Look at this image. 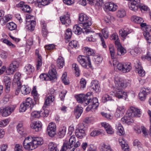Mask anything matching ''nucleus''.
<instances>
[{"label":"nucleus","instance_id":"1","mask_svg":"<svg viewBox=\"0 0 151 151\" xmlns=\"http://www.w3.org/2000/svg\"><path fill=\"white\" fill-rule=\"evenodd\" d=\"M114 83L116 88L114 92V95L119 99H124L126 100L127 98V93L123 91L122 88L127 87L129 83L126 80H122L117 78L115 79Z\"/></svg>","mask_w":151,"mask_h":151},{"label":"nucleus","instance_id":"2","mask_svg":"<svg viewBox=\"0 0 151 151\" xmlns=\"http://www.w3.org/2000/svg\"><path fill=\"white\" fill-rule=\"evenodd\" d=\"M91 93H88L86 95L80 94L76 95L75 97L79 102L82 103L84 102L86 105L89 104L88 108L90 109H96L99 105L97 99L95 97L92 99L90 95Z\"/></svg>","mask_w":151,"mask_h":151},{"label":"nucleus","instance_id":"3","mask_svg":"<svg viewBox=\"0 0 151 151\" xmlns=\"http://www.w3.org/2000/svg\"><path fill=\"white\" fill-rule=\"evenodd\" d=\"M77 61L84 68H88L91 67L90 58L88 56L79 55L77 58Z\"/></svg>","mask_w":151,"mask_h":151},{"label":"nucleus","instance_id":"4","mask_svg":"<svg viewBox=\"0 0 151 151\" xmlns=\"http://www.w3.org/2000/svg\"><path fill=\"white\" fill-rule=\"evenodd\" d=\"M87 127L84 125L83 123L79 124L78 128L75 131V135L76 137L80 139H82L86 135L85 130Z\"/></svg>","mask_w":151,"mask_h":151},{"label":"nucleus","instance_id":"5","mask_svg":"<svg viewBox=\"0 0 151 151\" xmlns=\"http://www.w3.org/2000/svg\"><path fill=\"white\" fill-rule=\"evenodd\" d=\"M78 19L80 21L82 22L81 23V26L83 27L91 26L92 24L90 19L87 16L83 13H81L79 15Z\"/></svg>","mask_w":151,"mask_h":151},{"label":"nucleus","instance_id":"6","mask_svg":"<svg viewBox=\"0 0 151 151\" xmlns=\"http://www.w3.org/2000/svg\"><path fill=\"white\" fill-rule=\"evenodd\" d=\"M76 141V138L74 135L71 136L69 140V142L64 143L62 147L61 151H66L68 149H70L74 145Z\"/></svg>","mask_w":151,"mask_h":151},{"label":"nucleus","instance_id":"7","mask_svg":"<svg viewBox=\"0 0 151 151\" xmlns=\"http://www.w3.org/2000/svg\"><path fill=\"white\" fill-rule=\"evenodd\" d=\"M33 145L32 137H28L25 138L23 142V147L26 150L30 151L34 149Z\"/></svg>","mask_w":151,"mask_h":151},{"label":"nucleus","instance_id":"8","mask_svg":"<svg viewBox=\"0 0 151 151\" xmlns=\"http://www.w3.org/2000/svg\"><path fill=\"white\" fill-rule=\"evenodd\" d=\"M56 130V125L55 123H50L47 127V131L49 135L51 137L54 136Z\"/></svg>","mask_w":151,"mask_h":151},{"label":"nucleus","instance_id":"9","mask_svg":"<svg viewBox=\"0 0 151 151\" xmlns=\"http://www.w3.org/2000/svg\"><path fill=\"white\" fill-rule=\"evenodd\" d=\"M134 67L136 68V71L141 77H143L145 75V72L141 66V64L138 60L134 63Z\"/></svg>","mask_w":151,"mask_h":151},{"label":"nucleus","instance_id":"10","mask_svg":"<svg viewBox=\"0 0 151 151\" xmlns=\"http://www.w3.org/2000/svg\"><path fill=\"white\" fill-rule=\"evenodd\" d=\"M14 107L13 106H8L5 108H1L2 116L6 117L10 115L13 111Z\"/></svg>","mask_w":151,"mask_h":151},{"label":"nucleus","instance_id":"11","mask_svg":"<svg viewBox=\"0 0 151 151\" xmlns=\"http://www.w3.org/2000/svg\"><path fill=\"white\" fill-rule=\"evenodd\" d=\"M129 115L133 117H140L141 115V111L137 108L131 107L129 110Z\"/></svg>","mask_w":151,"mask_h":151},{"label":"nucleus","instance_id":"12","mask_svg":"<svg viewBox=\"0 0 151 151\" xmlns=\"http://www.w3.org/2000/svg\"><path fill=\"white\" fill-rule=\"evenodd\" d=\"M19 65V63L16 60L12 61L10 64L8 71L9 74H12L16 71L18 68Z\"/></svg>","mask_w":151,"mask_h":151},{"label":"nucleus","instance_id":"13","mask_svg":"<svg viewBox=\"0 0 151 151\" xmlns=\"http://www.w3.org/2000/svg\"><path fill=\"white\" fill-rule=\"evenodd\" d=\"M32 140L33 147H34V149L37 148L38 146L40 145L43 143V141L41 137H32Z\"/></svg>","mask_w":151,"mask_h":151},{"label":"nucleus","instance_id":"14","mask_svg":"<svg viewBox=\"0 0 151 151\" xmlns=\"http://www.w3.org/2000/svg\"><path fill=\"white\" fill-rule=\"evenodd\" d=\"M150 91L148 89L144 88H142L139 94V96L140 100L144 101L146 96L149 94Z\"/></svg>","mask_w":151,"mask_h":151},{"label":"nucleus","instance_id":"15","mask_svg":"<svg viewBox=\"0 0 151 151\" xmlns=\"http://www.w3.org/2000/svg\"><path fill=\"white\" fill-rule=\"evenodd\" d=\"M4 82L5 86V92L7 93H9L10 91L11 80L9 77L5 76L4 77Z\"/></svg>","mask_w":151,"mask_h":151},{"label":"nucleus","instance_id":"16","mask_svg":"<svg viewBox=\"0 0 151 151\" xmlns=\"http://www.w3.org/2000/svg\"><path fill=\"white\" fill-rule=\"evenodd\" d=\"M139 0H133L129 4V8L133 11H137L139 7Z\"/></svg>","mask_w":151,"mask_h":151},{"label":"nucleus","instance_id":"17","mask_svg":"<svg viewBox=\"0 0 151 151\" xmlns=\"http://www.w3.org/2000/svg\"><path fill=\"white\" fill-rule=\"evenodd\" d=\"M30 126L31 128L35 129V131L39 132L41 129L42 125L40 122L37 121L32 123Z\"/></svg>","mask_w":151,"mask_h":151},{"label":"nucleus","instance_id":"18","mask_svg":"<svg viewBox=\"0 0 151 151\" xmlns=\"http://www.w3.org/2000/svg\"><path fill=\"white\" fill-rule=\"evenodd\" d=\"M101 125L104 127L107 134H114V131L111 126L109 124L104 122L101 123Z\"/></svg>","mask_w":151,"mask_h":151},{"label":"nucleus","instance_id":"19","mask_svg":"<svg viewBox=\"0 0 151 151\" xmlns=\"http://www.w3.org/2000/svg\"><path fill=\"white\" fill-rule=\"evenodd\" d=\"M57 72L55 69L53 68L50 70L47 75L48 81H52L56 78V74Z\"/></svg>","mask_w":151,"mask_h":151},{"label":"nucleus","instance_id":"20","mask_svg":"<svg viewBox=\"0 0 151 151\" xmlns=\"http://www.w3.org/2000/svg\"><path fill=\"white\" fill-rule=\"evenodd\" d=\"M105 6L106 9L112 12L116 11L117 7L116 5L111 2H109L106 3Z\"/></svg>","mask_w":151,"mask_h":151},{"label":"nucleus","instance_id":"21","mask_svg":"<svg viewBox=\"0 0 151 151\" xmlns=\"http://www.w3.org/2000/svg\"><path fill=\"white\" fill-rule=\"evenodd\" d=\"M36 24V23L35 20H27L26 22L27 29L31 31L33 30Z\"/></svg>","mask_w":151,"mask_h":151},{"label":"nucleus","instance_id":"22","mask_svg":"<svg viewBox=\"0 0 151 151\" xmlns=\"http://www.w3.org/2000/svg\"><path fill=\"white\" fill-rule=\"evenodd\" d=\"M53 0H37L36 5L39 7H42L49 4Z\"/></svg>","mask_w":151,"mask_h":151},{"label":"nucleus","instance_id":"23","mask_svg":"<svg viewBox=\"0 0 151 151\" xmlns=\"http://www.w3.org/2000/svg\"><path fill=\"white\" fill-rule=\"evenodd\" d=\"M54 100L55 96L54 95H50V94H48L45 98L44 105H49L50 103L53 102Z\"/></svg>","mask_w":151,"mask_h":151},{"label":"nucleus","instance_id":"24","mask_svg":"<svg viewBox=\"0 0 151 151\" xmlns=\"http://www.w3.org/2000/svg\"><path fill=\"white\" fill-rule=\"evenodd\" d=\"M24 71L27 74H31L34 71V67L30 64H27L24 68Z\"/></svg>","mask_w":151,"mask_h":151},{"label":"nucleus","instance_id":"25","mask_svg":"<svg viewBox=\"0 0 151 151\" xmlns=\"http://www.w3.org/2000/svg\"><path fill=\"white\" fill-rule=\"evenodd\" d=\"M60 19L63 24H65L66 23L69 24L70 22L69 15L68 14L61 16Z\"/></svg>","mask_w":151,"mask_h":151},{"label":"nucleus","instance_id":"26","mask_svg":"<svg viewBox=\"0 0 151 151\" xmlns=\"http://www.w3.org/2000/svg\"><path fill=\"white\" fill-rule=\"evenodd\" d=\"M132 116L129 115V113L127 116H124L121 119V121L124 123H127L128 124H130L132 122V119H131Z\"/></svg>","mask_w":151,"mask_h":151},{"label":"nucleus","instance_id":"27","mask_svg":"<svg viewBox=\"0 0 151 151\" xmlns=\"http://www.w3.org/2000/svg\"><path fill=\"white\" fill-rule=\"evenodd\" d=\"M120 144L121 145L122 149L124 151H129L128 145L123 138L119 139Z\"/></svg>","mask_w":151,"mask_h":151},{"label":"nucleus","instance_id":"28","mask_svg":"<svg viewBox=\"0 0 151 151\" xmlns=\"http://www.w3.org/2000/svg\"><path fill=\"white\" fill-rule=\"evenodd\" d=\"M91 88L93 91L96 92L99 91L100 86L98 81L96 80L93 81L91 82Z\"/></svg>","mask_w":151,"mask_h":151},{"label":"nucleus","instance_id":"29","mask_svg":"<svg viewBox=\"0 0 151 151\" xmlns=\"http://www.w3.org/2000/svg\"><path fill=\"white\" fill-rule=\"evenodd\" d=\"M24 103L25 104V105L27 106L29 108H30V109H32L35 104L33 102L32 99L30 97L27 98Z\"/></svg>","mask_w":151,"mask_h":151},{"label":"nucleus","instance_id":"30","mask_svg":"<svg viewBox=\"0 0 151 151\" xmlns=\"http://www.w3.org/2000/svg\"><path fill=\"white\" fill-rule=\"evenodd\" d=\"M21 91L22 94L27 95L29 94L31 91V89L27 86H22L20 87Z\"/></svg>","mask_w":151,"mask_h":151},{"label":"nucleus","instance_id":"31","mask_svg":"<svg viewBox=\"0 0 151 151\" xmlns=\"http://www.w3.org/2000/svg\"><path fill=\"white\" fill-rule=\"evenodd\" d=\"M83 108L79 106H77L75 108L74 111V113L76 115L77 118H78L81 115L83 112Z\"/></svg>","mask_w":151,"mask_h":151},{"label":"nucleus","instance_id":"32","mask_svg":"<svg viewBox=\"0 0 151 151\" xmlns=\"http://www.w3.org/2000/svg\"><path fill=\"white\" fill-rule=\"evenodd\" d=\"M141 52V50L140 48L136 47L132 49L130 52L132 56L135 57L140 54Z\"/></svg>","mask_w":151,"mask_h":151},{"label":"nucleus","instance_id":"33","mask_svg":"<svg viewBox=\"0 0 151 151\" xmlns=\"http://www.w3.org/2000/svg\"><path fill=\"white\" fill-rule=\"evenodd\" d=\"M12 18V17L11 15H6L0 19V23L2 25H4L9 21Z\"/></svg>","mask_w":151,"mask_h":151},{"label":"nucleus","instance_id":"34","mask_svg":"<svg viewBox=\"0 0 151 151\" xmlns=\"http://www.w3.org/2000/svg\"><path fill=\"white\" fill-rule=\"evenodd\" d=\"M131 32L129 30H125L124 29H121L119 31V35L123 38V40L125 39L127 36Z\"/></svg>","mask_w":151,"mask_h":151},{"label":"nucleus","instance_id":"35","mask_svg":"<svg viewBox=\"0 0 151 151\" xmlns=\"http://www.w3.org/2000/svg\"><path fill=\"white\" fill-rule=\"evenodd\" d=\"M84 53L88 56L93 55L94 53L93 50L92 49L88 47H85L83 48Z\"/></svg>","mask_w":151,"mask_h":151},{"label":"nucleus","instance_id":"36","mask_svg":"<svg viewBox=\"0 0 151 151\" xmlns=\"http://www.w3.org/2000/svg\"><path fill=\"white\" fill-rule=\"evenodd\" d=\"M82 30L83 32V30L77 24L75 25L73 27V31L76 35H79L80 34Z\"/></svg>","mask_w":151,"mask_h":151},{"label":"nucleus","instance_id":"37","mask_svg":"<svg viewBox=\"0 0 151 151\" xmlns=\"http://www.w3.org/2000/svg\"><path fill=\"white\" fill-rule=\"evenodd\" d=\"M48 149L50 151H59L57 147V145L56 144L53 142H50L48 145ZM62 148L60 151H61Z\"/></svg>","mask_w":151,"mask_h":151},{"label":"nucleus","instance_id":"38","mask_svg":"<svg viewBox=\"0 0 151 151\" xmlns=\"http://www.w3.org/2000/svg\"><path fill=\"white\" fill-rule=\"evenodd\" d=\"M131 19L132 21L137 24H140L144 21L143 19L136 16H132Z\"/></svg>","mask_w":151,"mask_h":151},{"label":"nucleus","instance_id":"39","mask_svg":"<svg viewBox=\"0 0 151 151\" xmlns=\"http://www.w3.org/2000/svg\"><path fill=\"white\" fill-rule=\"evenodd\" d=\"M116 127L117 129V133L118 135H122L124 134V128L120 123L118 124L116 126Z\"/></svg>","mask_w":151,"mask_h":151},{"label":"nucleus","instance_id":"40","mask_svg":"<svg viewBox=\"0 0 151 151\" xmlns=\"http://www.w3.org/2000/svg\"><path fill=\"white\" fill-rule=\"evenodd\" d=\"M150 30L149 31L146 30L143 32V35L147 40V42L149 43H151V35H150Z\"/></svg>","mask_w":151,"mask_h":151},{"label":"nucleus","instance_id":"41","mask_svg":"<svg viewBox=\"0 0 151 151\" xmlns=\"http://www.w3.org/2000/svg\"><path fill=\"white\" fill-rule=\"evenodd\" d=\"M57 63L58 66L60 68H62L63 67L64 64V60L62 57L60 56L57 60Z\"/></svg>","mask_w":151,"mask_h":151},{"label":"nucleus","instance_id":"42","mask_svg":"<svg viewBox=\"0 0 151 151\" xmlns=\"http://www.w3.org/2000/svg\"><path fill=\"white\" fill-rule=\"evenodd\" d=\"M22 123H20L17 126V130L18 132L20 134H22L24 133V129L23 127Z\"/></svg>","mask_w":151,"mask_h":151},{"label":"nucleus","instance_id":"43","mask_svg":"<svg viewBox=\"0 0 151 151\" xmlns=\"http://www.w3.org/2000/svg\"><path fill=\"white\" fill-rule=\"evenodd\" d=\"M66 130V127L64 126L61 127L59 129V132L58 134L61 137H63L65 134Z\"/></svg>","mask_w":151,"mask_h":151},{"label":"nucleus","instance_id":"44","mask_svg":"<svg viewBox=\"0 0 151 151\" xmlns=\"http://www.w3.org/2000/svg\"><path fill=\"white\" fill-rule=\"evenodd\" d=\"M124 67L123 73L128 72L130 71L132 69L131 64L129 63H124Z\"/></svg>","mask_w":151,"mask_h":151},{"label":"nucleus","instance_id":"45","mask_svg":"<svg viewBox=\"0 0 151 151\" xmlns=\"http://www.w3.org/2000/svg\"><path fill=\"white\" fill-rule=\"evenodd\" d=\"M19 6L22 7V10L24 12H29L30 11V7L27 5L22 4L20 3Z\"/></svg>","mask_w":151,"mask_h":151},{"label":"nucleus","instance_id":"46","mask_svg":"<svg viewBox=\"0 0 151 151\" xmlns=\"http://www.w3.org/2000/svg\"><path fill=\"white\" fill-rule=\"evenodd\" d=\"M101 151H112L110 146L107 144H104L100 149Z\"/></svg>","mask_w":151,"mask_h":151},{"label":"nucleus","instance_id":"47","mask_svg":"<svg viewBox=\"0 0 151 151\" xmlns=\"http://www.w3.org/2000/svg\"><path fill=\"white\" fill-rule=\"evenodd\" d=\"M140 24L141 29L143 32L146 30H147V31L151 30L150 27L149 25H147L146 23H142V22Z\"/></svg>","mask_w":151,"mask_h":151},{"label":"nucleus","instance_id":"48","mask_svg":"<svg viewBox=\"0 0 151 151\" xmlns=\"http://www.w3.org/2000/svg\"><path fill=\"white\" fill-rule=\"evenodd\" d=\"M73 68L75 71L76 76H79L80 74V70L78 65L76 63H73L72 65Z\"/></svg>","mask_w":151,"mask_h":151},{"label":"nucleus","instance_id":"49","mask_svg":"<svg viewBox=\"0 0 151 151\" xmlns=\"http://www.w3.org/2000/svg\"><path fill=\"white\" fill-rule=\"evenodd\" d=\"M97 33L95 34H93V35H91L90 37L87 38L86 40L87 41L90 42H95L96 40V38L98 36V34Z\"/></svg>","mask_w":151,"mask_h":151},{"label":"nucleus","instance_id":"50","mask_svg":"<svg viewBox=\"0 0 151 151\" xmlns=\"http://www.w3.org/2000/svg\"><path fill=\"white\" fill-rule=\"evenodd\" d=\"M117 54L121 56V55H124L126 52L125 49L122 46L119 47H117Z\"/></svg>","mask_w":151,"mask_h":151},{"label":"nucleus","instance_id":"51","mask_svg":"<svg viewBox=\"0 0 151 151\" xmlns=\"http://www.w3.org/2000/svg\"><path fill=\"white\" fill-rule=\"evenodd\" d=\"M6 26L8 29L10 30H14L17 27V25L12 22L8 23L6 24Z\"/></svg>","mask_w":151,"mask_h":151},{"label":"nucleus","instance_id":"52","mask_svg":"<svg viewBox=\"0 0 151 151\" xmlns=\"http://www.w3.org/2000/svg\"><path fill=\"white\" fill-rule=\"evenodd\" d=\"M125 15V12L123 9H120L117 12V16L119 17L122 18Z\"/></svg>","mask_w":151,"mask_h":151},{"label":"nucleus","instance_id":"53","mask_svg":"<svg viewBox=\"0 0 151 151\" xmlns=\"http://www.w3.org/2000/svg\"><path fill=\"white\" fill-rule=\"evenodd\" d=\"M2 42L12 48H14L16 47L14 45L6 39H3L2 40Z\"/></svg>","mask_w":151,"mask_h":151},{"label":"nucleus","instance_id":"54","mask_svg":"<svg viewBox=\"0 0 151 151\" xmlns=\"http://www.w3.org/2000/svg\"><path fill=\"white\" fill-rule=\"evenodd\" d=\"M63 82L65 85H67L69 83V80L67 79V74L66 73H64L62 77Z\"/></svg>","mask_w":151,"mask_h":151},{"label":"nucleus","instance_id":"55","mask_svg":"<svg viewBox=\"0 0 151 151\" xmlns=\"http://www.w3.org/2000/svg\"><path fill=\"white\" fill-rule=\"evenodd\" d=\"M109 50L111 57L112 59L115 58V51L114 46L110 45L109 46Z\"/></svg>","mask_w":151,"mask_h":151},{"label":"nucleus","instance_id":"56","mask_svg":"<svg viewBox=\"0 0 151 151\" xmlns=\"http://www.w3.org/2000/svg\"><path fill=\"white\" fill-rule=\"evenodd\" d=\"M72 32L70 29H67L65 33V37L66 39L70 38L71 37Z\"/></svg>","mask_w":151,"mask_h":151},{"label":"nucleus","instance_id":"57","mask_svg":"<svg viewBox=\"0 0 151 151\" xmlns=\"http://www.w3.org/2000/svg\"><path fill=\"white\" fill-rule=\"evenodd\" d=\"M78 45V42L76 40H73L70 42L69 44L70 47L71 48H75L77 47Z\"/></svg>","mask_w":151,"mask_h":151},{"label":"nucleus","instance_id":"58","mask_svg":"<svg viewBox=\"0 0 151 151\" xmlns=\"http://www.w3.org/2000/svg\"><path fill=\"white\" fill-rule=\"evenodd\" d=\"M102 32L103 36L105 39H107L109 37V32L107 28H105L102 30Z\"/></svg>","mask_w":151,"mask_h":151},{"label":"nucleus","instance_id":"59","mask_svg":"<svg viewBox=\"0 0 151 151\" xmlns=\"http://www.w3.org/2000/svg\"><path fill=\"white\" fill-rule=\"evenodd\" d=\"M9 122L8 119L3 120H0V127H3L6 126Z\"/></svg>","mask_w":151,"mask_h":151},{"label":"nucleus","instance_id":"60","mask_svg":"<svg viewBox=\"0 0 151 151\" xmlns=\"http://www.w3.org/2000/svg\"><path fill=\"white\" fill-rule=\"evenodd\" d=\"M40 112L37 111L32 112L31 113V116L32 118H39L40 116Z\"/></svg>","mask_w":151,"mask_h":151},{"label":"nucleus","instance_id":"61","mask_svg":"<svg viewBox=\"0 0 151 151\" xmlns=\"http://www.w3.org/2000/svg\"><path fill=\"white\" fill-rule=\"evenodd\" d=\"M111 98L109 95L107 94L104 95L102 98V101L105 103L108 101L111 100Z\"/></svg>","mask_w":151,"mask_h":151},{"label":"nucleus","instance_id":"62","mask_svg":"<svg viewBox=\"0 0 151 151\" xmlns=\"http://www.w3.org/2000/svg\"><path fill=\"white\" fill-rule=\"evenodd\" d=\"M101 133V132L100 131L98 130H94L91 133L90 135L92 137H95L99 135Z\"/></svg>","mask_w":151,"mask_h":151},{"label":"nucleus","instance_id":"63","mask_svg":"<svg viewBox=\"0 0 151 151\" xmlns=\"http://www.w3.org/2000/svg\"><path fill=\"white\" fill-rule=\"evenodd\" d=\"M117 67L118 70L122 72H124V64H122L121 63H119L117 64Z\"/></svg>","mask_w":151,"mask_h":151},{"label":"nucleus","instance_id":"64","mask_svg":"<svg viewBox=\"0 0 151 151\" xmlns=\"http://www.w3.org/2000/svg\"><path fill=\"white\" fill-rule=\"evenodd\" d=\"M101 114L102 116L108 119H111L113 118L112 115L110 114H107L102 112H101Z\"/></svg>","mask_w":151,"mask_h":151}]
</instances>
